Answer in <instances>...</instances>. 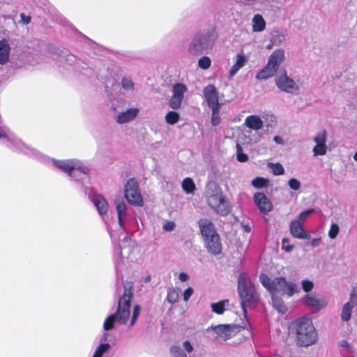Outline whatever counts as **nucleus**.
<instances>
[{
    "label": "nucleus",
    "instance_id": "nucleus-1",
    "mask_svg": "<svg viewBox=\"0 0 357 357\" xmlns=\"http://www.w3.org/2000/svg\"><path fill=\"white\" fill-rule=\"evenodd\" d=\"M218 38L216 28L210 26L197 33L192 37L187 49L191 56H199L211 50Z\"/></svg>",
    "mask_w": 357,
    "mask_h": 357
},
{
    "label": "nucleus",
    "instance_id": "nucleus-2",
    "mask_svg": "<svg viewBox=\"0 0 357 357\" xmlns=\"http://www.w3.org/2000/svg\"><path fill=\"white\" fill-rule=\"evenodd\" d=\"M289 330L295 333L296 343L300 347H308L317 341V333L309 319H297L290 324Z\"/></svg>",
    "mask_w": 357,
    "mask_h": 357
},
{
    "label": "nucleus",
    "instance_id": "nucleus-3",
    "mask_svg": "<svg viewBox=\"0 0 357 357\" xmlns=\"http://www.w3.org/2000/svg\"><path fill=\"white\" fill-rule=\"evenodd\" d=\"M131 287H125L123 294L119 298L118 308L115 313L109 315L104 321L103 328L109 331L114 326L116 321L119 324H126L130 315Z\"/></svg>",
    "mask_w": 357,
    "mask_h": 357
},
{
    "label": "nucleus",
    "instance_id": "nucleus-4",
    "mask_svg": "<svg viewBox=\"0 0 357 357\" xmlns=\"http://www.w3.org/2000/svg\"><path fill=\"white\" fill-rule=\"evenodd\" d=\"M238 293L241 300V307L245 317H247V308H254L258 301V295L255 287L246 273H241L238 280Z\"/></svg>",
    "mask_w": 357,
    "mask_h": 357
},
{
    "label": "nucleus",
    "instance_id": "nucleus-5",
    "mask_svg": "<svg viewBox=\"0 0 357 357\" xmlns=\"http://www.w3.org/2000/svg\"><path fill=\"white\" fill-rule=\"evenodd\" d=\"M205 196L208 206L218 214L225 216L231 211V205L223 195L222 189L215 183H209Z\"/></svg>",
    "mask_w": 357,
    "mask_h": 357
},
{
    "label": "nucleus",
    "instance_id": "nucleus-6",
    "mask_svg": "<svg viewBox=\"0 0 357 357\" xmlns=\"http://www.w3.org/2000/svg\"><path fill=\"white\" fill-rule=\"evenodd\" d=\"M54 167L66 174L76 181L88 179L90 169L82 161L77 159L56 160H52Z\"/></svg>",
    "mask_w": 357,
    "mask_h": 357
},
{
    "label": "nucleus",
    "instance_id": "nucleus-7",
    "mask_svg": "<svg viewBox=\"0 0 357 357\" xmlns=\"http://www.w3.org/2000/svg\"><path fill=\"white\" fill-rule=\"evenodd\" d=\"M262 285L271 294L287 295L291 297L298 291V287L295 283L287 282L283 277L271 279L268 275L261 273L259 276Z\"/></svg>",
    "mask_w": 357,
    "mask_h": 357
},
{
    "label": "nucleus",
    "instance_id": "nucleus-8",
    "mask_svg": "<svg viewBox=\"0 0 357 357\" xmlns=\"http://www.w3.org/2000/svg\"><path fill=\"white\" fill-rule=\"evenodd\" d=\"M284 60V50L281 48L275 50L268 56L266 65L257 73L256 78L262 80L273 77Z\"/></svg>",
    "mask_w": 357,
    "mask_h": 357
},
{
    "label": "nucleus",
    "instance_id": "nucleus-9",
    "mask_svg": "<svg viewBox=\"0 0 357 357\" xmlns=\"http://www.w3.org/2000/svg\"><path fill=\"white\" fill-rule=\"evenodd\" d=\"M4 138L7 140L6 146H9L13 144L16 148L19 149L21 151L31 156L36 158H40L43 155L37 150L25 145L19 139H17L14 135L10 132L9 128L3 124L2 120L0 118V139Z\"/></svg>",
    "mask_w": 357,
    "mask_h": 357
},
{
    "label": "nucleus",
    "instance_id": "nucleus-10",
    "mask_svg": "<svg viewBox=\"0 0 357 357\" xmlns=\"http://www.w3.org/2000/svg\"><path fill=\"white\" fill-rule=\"evenodd\" d=\"M240 331V327L235 324H220L208 327L206 332L214 339L227 340L235 336Z\"/></svg>",
    "mask_w": 357,
    "mask_h": 357
},
{
    "label": "nucleus",
    "instance_id": "nucleus-11",
    "mask_svg": "<svg viewBox=\"0 0 357 357\" xmlns=\"http://www.w3.org/2000/svg\"><path fill=\"white\" fill-rule=\"evenodd\" d=\"M124 195L127 201L132 205L141 206L143 204V199L140 194L137 181L136 179L130 178L125 185Z\"/></svg>",
    "mask_w": 357,
    "mask_h": 357
},
{
    "label": "nucleus",
    "instance_id": "nucleus-12",
    "mask_svg": "<svg viewBox=\"0 0 357 357\" xmlns=\"http://www.w3.org/2000/svg\"><path fill=\"white\" fill-rule=\"evenodd\" d=\"M275 84L281 91L288 93H298L299 91V86L286 73L276 77Z\"/></svg>",
    "mask_w": 357,
    "mask_h": 357
},
{
    "label": "nucleus",
    "instance_id": "nucleus-13",
    "mask_svg": "<svg viewBox=\"0 0 357 357\" xmlns=\"http://www.w3.org/2000/svg\"><path fill=\"white\" fill-rule=\"evenodd\" d=\"M187 90V86L182 83H177L173 86V94L169 100V106L172 109H177L181 107L184 94Z\"/></svg>",
    "mask_w": 357,
    "mask_h": 357
},
{
    "label": "nucleus",
    "instance_id": "nucleus-14",
    "mask_svg": "<svg viewBox=\"0 0 357 357\" xmlns=\"http://www.w3.org/2000/svg\"><path fill=\"white\" fill-rule=\"evenodd\" d=\"M316 146L313 148L314 156L324 155L327 153L326 146L327 133L326 130L318 132L313 138Z\"/></svg>",
    "mask_w": 357,
    "mask_h": 357
},
{
    "label": "nucleus",
    "instance_id": "nucleus-15",
    "mask_svg": "<svg viewBox=\"0 0 357 357\" xmlns=\"http://www.w3.org/2000/svg\"><path fill=\"white\" fill-rule=\"evenodd\" d=\"M204 97L208 106L211 107L221 106L219 102L218 91L213 84H208L203 90Z\"/></svg>",
    "mask_w": 357,
    "mask_h": 357
},
{
    "label": "nucleus",
    "instance_id": "nucleus-16",
    "mask_svg": "<svg viewBox=\"0 0 357 357\" xmlns=\"http://www.w3.org/2000/svg\"><path fill=\"white\" fill-rule=\"evenodd\" d=\"M253 199L255 205L261 213L267 214L273 209L271 200L263 192H256Z\"/></svg>",
    "mask_w": 357,
    "mask_h": 357
},
{
    "label": "nucleus",
    "instance_id": "nucleus-17",
    "mask_svg": "<svg viewBox=\"0 0 357 357\" xmlns=\"http://www.w3.org/2000/svg\"><path fill=\"white\" fill-rule=\"evenodd\" d=\"M139 109L137 107H130L119 112L115 116L114 120L119 124H125L132 121L139 114Z\"/></svg>",
    "mask_w": 357,
    "mask_h": 357
},
{
    "label": "nucleus",
    "instance_id": "nucleus-18",
    "mask_svg": "<svg viewBox=\"0 0 357 357\" xmlns=\"http://www.w3.org/2000/svg\"><path fill=\"white\" fill-rule=\"evenodd\" d=\"M204 244L208 251L215 255H219L222 251V244L218 234L211 236L204 239Z\"/></svg>",
    "mask_w": 357,
    "mask_h": 357
},
{
    "label": "nucleus",
    "instance_id": "nucleus-19",
    "mask_svg": "<svg viewBox=\"0 0 357 357\" xmlns=\"http://www.w3.org/2000/svg\"><path fill=\"white\" fill-rule=\"evenodd\" d=\"M199 227L204 239L218 234L214 225L207 218H203L199 221Z\"/></svg>",
    "mask_w": 357,
    "mask_h": 357
},
{
    "label": "nucleus",
    "instance_id": "nucleus-20",
    "mask_svg": "<svg viewBox=\"0 0 357 357\" xmlns=\"http://www.w3.org/2000/svg\"><path fill=\"white\" fill-rule=\"evenodd\" d=\"M185 351L188 353H191L194 348L190 341L186 340L182 343V347L179 346H172L170 348L171 357H187Z\"/></svg>",
    "mask_w": 357,
    "mask_h": 357
},
{
    "label": "nucleus",
    "instance_id": "nucleus-21",
    "mask_svg": "<svg viewBox=\"0 0 357 357\" xmlns=\"http://www.w3.org/2000/svg\"><path fill=\"white\" fill-rule=\"evenodd\" d=\"M264 125L263 119L257 114L248 116L244 121V126L250 130L258 131L261 130Z\"/></svg>",
    "mask_w": 357,
    "mask_h": 357
},
{
    "label": "nucleus",
    "instance_id": "nucleus-22",
    "mask_svg": "<svg viewBox=\"0 0 357 357\" xmlns=\"http://www.w3.org/2000/svg\"><path fill=\"white\" fill-rule=\"evenodd\" d=\"M114 204L118 214V221L121 229H124L123 218L126 216V204L121 197L114 199Z\"/></svg>",
    "mask_w": 357,
    "mask_h": 357
},
{
    "label": "nucleus",
    "instance_id": "nucleus-23",
    "mask_svg": "<svg viewBox=\"0 0 357 357\" xmlns=\"http://www.w3.org/2000/svg\"><path fill=\"white\" fill-rule=\"evenodd\" d=\"M92 202L100 215H106L109 205L107 200L101 195H94L92 197Z\"/></svg>",
    "mask_w": 357,
    "mask_h": 357
},
{
    "label": "nucleus",
    "instance_id": "nucleus-24",
    "mask_svg": "<svg viewBox=\"0 0 357 357\" xmlns=\"http://www.w3.org/2000/svg\"><path fill=\"white\" fill-rule=\"evenodd\" d=\"M291 234L297 238L305 239L308 238L309 235L304 230L299 220H293L290 224Z\"/></svg>",
    "mask_w": 357,
    "mask_h": 357
},
{
    "label": "nucleus",
    "instance_id": "nucleus-25",
    "mask_svg": "<svg viewBox=\"0 0 357 357\" xmlns=\"http://www.w3.org/2000/svg\"><path fill=\"white\" fill-rule=\"evenodd\" d=\"M10 47L6 39L0 40V65L6 64L9 59Z\"/></svg>",
    "mask_w": 357,
    "mask_h": 357
},
{
    "label": "nucleus",
    "instance_id": "nucleus-26",
    "mask_svg": "<svg viewBox=\"0 0 357 357\" xmlns=\"http://www.w3.org/2000/svg\"><path fill=\"white\" fill-rule=\"evenodd\" d=\"M247 62V59L244 55L243 52L238 53L236 55V61L234 65L231 66L229 70V76L231 77H234L237 72L243 67Z\"/></svg>",
    "mask_w": 357,
    "mask_h": 357
},
{
    "label": "nucleus",
    "instance_id": "nucleus-27",
    "mask_svg": "<svg viewBox=\"0 0 357 357\" xmlns=\"http://www.w3.org/2000/svg\"><path fill=\"white\" fill-rule=\"evenodd\" d=\"M305 305L318 310L324 307L326 303L323 299H319L313 295H307L304 301Z\"/></svg>",
    "mask_w": 357,
    "mask_h": 357
},
{
    "label": "nucleus",
    "instance_id": "nucleus-28",
    "mask_svg": "<svg viewBox=\"0 0 357 357\" xmlns=\"http://www.w3.org/2000/svg\"><path fill=\"white\" fill-rule=\"evenodd\" d=\"M266 22L263 17L259 14H256L252 18V31L255 32H261L265 29Z\"/></svg>",
    "mask_w": 357,
    "mask_h": 357
},
{
    "label": "nucleus",
    "instance_id": "nucleus-29",
    "mask_svg": "<svg viewBox=\"0 0 357 357\" xmlns=\"http://www.w3.org/2000/svg\"><path fill=\"white\" fill-rule=\"evenodd\" d=\"M273 307L281 314H284L287 308L282 299L276 294H271Z\"/></svg>",
    "mask_w": 357,
    "mask_h": 357
},
{
    "label": "nucleus",
    "instance_id": "nucleus-30",
    "mask_svg": "<svg viewBox=\"0 0 357 357\" xmlns=\"http://www.w3.org/2000/svg\"><path fill=\"white\" fill-rule=\"evenodd\" d=\"M121 87L127 93H132L135 91V83L129 77H124L121 79Z\"/></svg>",
    "mask_w": 357,
    "mask_h": 357
},
{
    "label": "nucleus",
    "instance_id": "nucleus-31",
    "mask_svg": "<svg viewBox=\"0 0 357 357\" xmlns=\"http://www.w3.org/2000/svg\"><path fill=\"white\" fill-rule=\"evenodd\" d=\"M354 305L351 302H347L343 305L341 319L344 321H348L351 319Z\"/></svg>",
    "mask_w": 357,
    "mask_h": 357
},
{
    "label": "nucleus",
    "instance_id": "nucleus-32",
    "mask_svg": "<svg viewBox=\"0 0 357 357\" xmlns=\"http://www.w3.org/2000/svg\"><path fill=\"white\" fill-rule=\"evenodd\" d=\"M229 303L228 300L220 301L218 303H213L211 305L212 311L218 314H222L225 312V305Z\"/></svg>",
    "mask_w": 357,
    "mask_h": 357
},
{
    "label": "nucleus",
    "instance_id": "nucleus-33",
    "mask_svg": "<svg viewBox=\"0 0 357 357\" xmlns=\"http://www.w3.org/2000/svg\"><path fill=\"white\" fill-rule=\"evenodd\" d=\"M182 188L186 193L190 194L195 190V185L192 178H185L182 182Z\"/></svg>",
    "mask_w": 357,
    "mask_h": 357
},
{
    "label": "nucleus",
    "instance_id": "nucleus-34",
    "mask_svg": "<svg viewBox=\"0 0 357 357\" xmlns=\"http://www.w3.org/2000/svg\"><path fill=\"white\" fill-rule=\"evenodd\" d=\"M271 40H272V44L275 46H280L285 40V36L281 32L275 31L272 33Z\"/></svg>",
    "mask_w": 357,
    "mask_h": 357
},
{
    "label": "nucleus",
    "instance_id": "nucleus-35",
    "mask_svg": "<svg viewBox=\"0 0 357 357\" xmlns=\"http://www.w3.org/2000/svg\"><path fill=\"white\" fill-rule=\"evenodd\" d=\"M211 109L212 110L211 124L214 126H218L221 121L220 116V106L211 107Z\"/></svg>",
    "mask_w": 357,
    "mask_h": 357
},
{
    "label": "nucleus",
    "instance_id": "nucleus-36",
    "mask_svg": "<svg viewBox=\"0 0 357 357\" xmlns=\"http://www.w3.org/2000/svg\"><path fill=\"white\" fill-rule=\"evenodd\" d=\"M264 123L266 125V127L267 128H274L277 124V118L276 116L271 113L266 114L265 116H264Z\"/></svg>",
    "mask_w": 357,
    "mask_h": 357
},
{
    "label": "nucleus",
    "instance_id": "nucleus-37",
    "mask_svg": "<svg viewBox=\"0 0 357 357\" xmlns=\"http://www.w3.org/2000/svg\"><path fill=\"white\" fill-rule=\"evenodd\" d=\"M180 116L179 114L174 111H170L167 112L165 116V120L167 123L169 125H174L179 120Z\"/></svg>",
    "mask_w": 357,
    "mask_h": 357
},
{
    "label": "nucleus",
    "instance_id": "nucleus-38",
    "mask_svg": "<svg viewBox=\"0 0 357 357\" xmlns=\"http://www.w3.org/2000/svg\"><path fill=\"white\" fill-rule=\"evenodd\" d=\"M110 345L107 343L100 344L95 351L92 357H102L103 354L108 351Z\"/></svg>",
    "mask_w": 357,
    "mask_h": 357
},
{
    "label": "nucleus",
    "instance_id": "nucleus-39",
    "mask_svg": "<svg viewBox=\"0 0 357 357\" xmlns=\"http://www.w3.org/2000/svg\"><path fill=\"white\" fill-rule=\"evenodd\" d=\"M179 298V291L175 289L168 290L167 300L170 303H175Z\"/></svg>",
    "mask_w": 357,
    "mask_h": 357
},
{
    "label": "nucleus",
    "instance_id": "nucleus-40",
    "mask_svg": "<svg viewBox=\"0 0 357 357\" xmlns=\"http://www.w3.org/2000/svg\"><path fill=\"white\" fill-rule=\"evenodd\" d=\"M211 65V60L207 56H202L198 61V66L203 70L208 69L210 68Z\"/></svg>",
    "mask_w": 357,
    "mask_h": 357
},
{
    "label": "nucleus",
    "instance_id": "nucleus-41",
    "mask_svg": "<svg viewBox=\"0 0 357 357\" xmlns=\"http://www.w3.org/2000/svg\"><path fill=\"white\" fill-rule=\"evenodd\" d=\"M268 166L271 168L274 175H282L284 173V169L280 163H269Z\"/></svg>",
    "mask_w": 357,
    "mask_h": 357
},
{
    "label": "nucleus",
    "instance_id": "nucleus-42",
    "mask_svg": "<svg viewBox=\"0 0 357 357\" xmlns=\"http://www.w3.org/2000/svg\"><path fill=\"white\" fill-rule=\"evenodd\" d=\"M268 181L262 177H257L252 181V185L256 188H262L267 186Z\"/></svg>",
    "mask_w": 357,
    "mask_h": 357
},
{
    "label": "nucleus",
    "instance_id": "nucleus-43",
    "mask_svg": "<svg viewBox=\"0 0 357 357\" xmlns=\"http://www.w3.org/2000/svg\"><path fill=\"white\" fill-rule=\"evenodd\" d=\"M236 158L241 162H246L248 160V155L243 152V149L238 144H236Z\"/></svg>",
    "mask_w": 357,
    "mask_h": 357
},
{
    "label": "nucleus",
    "instance_id": "nucleus-44",
    "mask_svg": "<svg viewBox=\"0 0 357 357\" xmlns=\"http://www.w3.org/2000/svg\"><path fill=\"white\" fill-rule=\"evenodd\" d=\"M340 232V227L337 224L332 223L328 231V236L331 239H335Z\"/></svg>",
    "mask_w": 357,
    "mask_h": 357
},
{
    "label": "nucleus",
    "instance_id": "nucleus-45",
    "mask_svg": "<svg viewBox=\"0 0 357 357\" xmlns=\"http://www.w3.org/2000/svg\"><path fill=\"white\" fill-rule=\"evenodd\" d=\"M140 306L138 305H135L133 307V311H132V318H131V321H130V326H132L137 317H139V312H140Z\"/></svg>",
    "mask_w": 357,
    "mask_h": 357
},
{
    "label": "nucleus",
    "instance_id": "nucleus-46",
    "mask_svg": "<svg viewBox=\"0 0 357 357\" xmlns=\"http://www.w3.org/2000/svg\"><path fill=\"white\" fill-rule=\"evenodd\" d=\"M288 185L294 190H298L301 187V183L296 178H290L288 181Z\"/></svg>",
    "mask_w": 357,
    "mask_h": 357
},
{
    "label": "nucleus",
    "instance_id": "nucleus-47",
    "mask_svg": "<svg viewBox=\"0 0 357 357\" xmlns=\"http://www.w3.org/2000/svg\"><path fill=\"white\" fill-rule=\"evenodd\" d=\"M314 211V208L307 209L306 211H304L301 212L296 220H299V222H303L311 213H312Z\"/></svg>",
    "mask_w": 357,
    "mask_h": 357
},
{
    "label": "nucleus",
    "instance_id": "nucleus-48",
    "mask_svg": "<svg viewBox=\"0 0 357 357\" xmlns=\"http://www.w3.org/2000/svg\"><path fill=\"white\" fill-rule=\"evenodd\" d=\"M301 284H302V288L305 292L310 291L314 287V284L312 283V282H311L310 280H303Z\"/></svg>",
    "mask_w": 357,
    "mask_h": 357
},
{
    "label": "nucleus",
    "instance_id": "nucleus-49",
    "mask_svg": "<svg viewBox=\"0 0 357 357\" xmlns=\"http://www.w3.org/2000/svg\"><path fill=\"white\" fill-rule=\"evenodd\" d=\"M282 248L284 251L289 252L293 250L294 245L289 244V240L288 238H283L282 242Z\"/></svg>",
    "mask_w": 357,
    "mask_h": 357
},
{
    "label": "nucleus",
    "instance_id": "nucleus-50",
    "mask_svg": "<svg viewBox=\"0 0 357 357\" xmlns=\"http://www.w3.org/2000/svg\"><path fill=\"white\" fill-rule=\"evenodd\" d=\"M176 225L174 222L168 221L163 225L162 228L166 231H172L174 229Z\"/></svg>",
    "mask_w": 357,
    "mask_h": 357
},
{
    "label": "nucleus",
    "instance_id": "nucleus-51",
    "mask_svg": "<svg viewBox=\"0 0 357 357\" xmlns=\"http://www.w3.org/2000/svg\"><path fill=\"white\" fill-rule=\"evenodd\" d=\"M193 289L192 287L187 288L183 292V300L188 301L193 294Z\"/></svg>",
    "mask_w": 357,
    "mask_h": 357
},
{
    "label": "nucleus",
    "instance_id": "nucleus-52",
    "mask_svg": "<svg viewBox=\"0 0 357 357\" xmlns=\"http://www.w3.org/2000/svg\"><path fill=\"white\" fill-rule=\"evenodd\" d=\"M20 17H21L20 22L24 24H27L31 22V17L26 16L24 13H21Z\"/></svg>",
    "mask_w": 357,
    "mask_h": 357
},
{
    "label": "nucleus",
    "instance_id": "nucleus-53",
    "mask_svg": "<svg viewBox=\"0 0 357 357\" xmlns=\"http://www.w3.org/2000/svg\"><path fill=\"white\" fill-rule=\"evenodd\" d=\"M273 140L275 143L278 144H285V142L284 140L283 139V138L280 136H278V135H276L273 137Z\"/></svg>",
    "mask_w": 357,
    "mask_h": 357
},
{
    "label": "nucleus",
    "instance_id": "nucleus-54",
    "mask_svg": "<svg viewBox=\"0 0 357 357\" xmlns=\"http://www.w3.org/2000/svg\"><path fill=\"white\" fill-rule=\"evenodd\" d=\"M178 278L181 282H185L189 279V275L185 273H181L178 275Z\"/></svg>",
    "mask_w": 357,
    "mask_h": 357
},
{
    "label": "nucleus",
    "instance_id": "nucleus-55",
    "mask_svg": "<svg viewBox=\"0 0 357 357\" xmlns=\"http://www.w3.org/2000/svg\"><path fill=\"white\" fill-rule=\"evenodd\" d=\"M320 238H313L311 241V245L312 247H317L320 244Z\"/></svg>",
    "mask_w": 357,
    "mask_h": 357
},
{
    "label": "nucleus",
    "instance_id": "nucleus-56",
    "mask_svg": "<svg viewBox=\"0 0 357 357\" xmlns=\"http://www.w3.org/2000/svg\"><path fill=\"white\" fill-rule=\"evenodd\" d=\"M242 227H243L244 231L248 232V233L250 232L252 230L251 226L248 224H243Z\"/></svg>",
    "mask_w": 357,
    "mask_h": 357
},
{
    "label": "nucleus",
    "instance_id": "nucleus-57",
    "mask_svg": "<svg viewBox=\"0 0 357 357\" xmlns=\"http://www.w3.org/2000/svg\"><path fill=\"white\" fill-rule=\"evenodd\" d=\"M273 46H275V45L272 44V40H270V43L268 45H267L266 46V48L268 50H271L273 48Z\"/></svg>",
    "mask_w": 357,
    "mask_h": 357
},
{
    "label": "nucleus",
    "instance_id": "nucleus-58",
    "mask_svg": "<svg viewBox=\"0 0 357 357\" xmlns=\"http://www.w3.org/2000/svg\"><path fill=\"white\" fill-rule=\"evenodd\" d=\"M151 280V276L150 275H147L145 278H144V282H149Z\"/></svg>",
    "mask_w": 357,
    "mask_h": 357
},
{
    "label": "nucleus",
    "instance_id": "nucleus-59",
    "mask_svg": "<svg viewBox=\"0 0 357 357\" xmlns=\"http://www.w3.org/2000/svg\"><path fill=\"white\" fill-rule=\"evenodd\" d=\"M354 159L355 161H357V152H356L355 154L354 155Z\"/></svg>",
    "mask_w": 357,
    "mask_h": 357
},
{
    "label": "nucleus",
    "instance_id": "nucleus-60",
    "mask_svg": "<svg viewBox=\"0 0 357 357\" xmlns=\"http://www.w3.org/2000/svg\"><path fill=\"white\" fill-rule=\"evenodd\" d=\"M120 249H121V255H123V248H122L121 245H120Z\"/></svg>",
    "mask_w": 357,
    "mask_h": 357
}]
</instances>
